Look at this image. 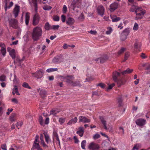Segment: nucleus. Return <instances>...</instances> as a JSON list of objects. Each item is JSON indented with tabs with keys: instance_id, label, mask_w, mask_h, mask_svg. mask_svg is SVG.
Masks as SVG:
<instances>
[{
	"instance_id": "nucleus-1",
	"label": "nucleus",
	"mask_w": 150,
	"mask_h": 150,
	"mask_svg": "<svg viewBox=\"0 0 150 150\" xmlns=\"http://www.w3.org/2000/svg\"><path fill=\"white\" fill-rule=\"evenodd\" d=\"M42 30L40 27L37 26L34 28L32 33V37L33 40L35 41L39 40L42 36Z\"/></svg>"
},
{
	"instance_id": "nucleus-2",
	"label": "nucleus",
	"mask_w": 150,
	"mask_h": 150,
	"mask_svg": "<svg viewBox=\"0 0 150 150\" xmlns=\"http://www.w3.org/2000/svg\"><path fill=\"white\" fill-rule=\"evenodd\" d=\"M9 25L10 27H12L14 29H17L18 28V22L15 19L12 18L8 20Z\"/></svg>"
},
{
	"instance_id": "nucleus-3",
	"label": "nucleus",
	"mask_w": 150,
	"mask_h": 150,
	"mask_svg": "<svg viewBox=\"0 0 150 150\" xmlns=\"http://www.w3.org/2000/svg\"><path fill=\"white\" fill-rule=\"evenodd\" d=\"M109 57L106 54L102 55L99 58H97L95 59L96 62L101 64H103L106 62L108 59Z\"/></svg>"
},
{
	"instance_id": "nucleus-4",
	"label": "nucleus",
	"mask_w": 150,
	"mask_h": 150,
	"mask_svg": "<svg viewBox=\"0 0 150 150\" xmlns=\"http://www.w3.org/2000/svg\"><path fill=\"white\" fill-rule=\"evenodd\" d=\"M61 77L63 78L64 79H65V82L68 85H72L73 81L72 80L74 78V76L72 75H67L65 76H60Z\"/></svg>"
},
{
	"instance_id": "nucleus-5",
	"label": "nucleus",
	"mask_w": 150,
	"mask_h": 150,
	"mask_svg": "<svg viewBox=\"0 0 150 150\" xmlns=\"http://www.w3.org/2000/svg\"><path fill=\"white\" fill-rule=\"evenodd\" d=\"M40 17L39 15L37 13V12L33 16V25L35 26L37 25L40 21Z\"/></svg>"
},
{
	"instance_id": "nucleus-6",
	"label": "nucleus",
	"mask_w": 150,
	"mask_h": 150,
	"mask_svg": "<svg viewBox=\"0 0 150 150\" xmlns=\"http://www.w3.org/2000/svg\"><path fill=\"white\" fill-rule=\"evenodd\" d=\"M99 148L100 147L98 144L93 142L91 143L88 146V148L92 150H98Z\"/></svg>"
},
{
	"instance_id": "nucleus-7",
	"label": "nucleus",
	"mask_w": 150,
	"mask_h": 150,
	"mask_svg": "<svg viewBox=\"0 0 150 150\" xmlns=\"http://www.w3.org/2000/svg\"><path fill=\"white\" fill-rule=\"evenodd\" d=\"M20 6L17 4L15 5L13 11V13L14 14L15 18H16L18 16V13L20 12Z\"/></svg>"
},
{
	"instance_id": "nucleus-8",
	"label": "nucleus",
	"mask_w": 150,
	"mask_h": 150,
	"mask_svg": "<svg viewBox=\"0 0 150 150\" xmlns=\"http://www.w3.org/2000/svg\"><path fill=\"white\" fill-rule=\"evenodd\" d=\"M118 5V3L114 2L110 5L109 10L111 12L114 11L117 8Z\"/></svg>"
},
{
	"instance_id": "nucleus-9",
	"label": "nucleus",
	"mask_w": 150,
	"mask_h": 150,
	"mask_svg": "<svg viewBox=\"0 0 150 150\" xmlns=\"http://www.w3.org/2000/svg\"><path fill=\"white\" fill-rule=\"evenodd\" d=\"M97 10L98 13L99 15L102 16L103 15L105 11V8L103 6H98L97 8Z\"/></svg>"
},
{
	"instance_id": "nucleus-10",
	"label": "nucleus",
	"mask_w": 150,
	"mask_h": 150,
	"mask_svg": "<svg viewBox=\"0 0 150 150\" xmlns=\"http://www.w3.org/2000/svg\"><path fill=\"white\" fill-rule=\"evenodd\" d=\"M146 122V120L142 118L138 119L136 121V124L139 126H142L144 125Z\"/></svg>"
},
{
	"instance_id": "nucleus-11",
	"label": "nucleus",
	"mask_w": 150,
	"mask_h": 150,
	"mask_svg": "<svg viewBox=\"0 0 150 150\" xmlns=\"http://www.w3.org/2000/svg\"><path fill=\"white\" fill-rule=\"evenodd\" d=\"M79 122H83L84 123L89 122L90 120L88 119L85 117L82 116H80L79 118Z\"/></svg>"
},
{
	"instance_id": "nucleus-12",
	"label": "nucleus",
	"mask_w": 150,
	"mask_h": 150,
	"mask_svg": "<svg viewBox=\"0 0 150 150\" xmlns=\"http://www.w3.org/2000/svg\"><path fill=\"white\" fill-rule=\"evenodd\" d=\"M140 11H141V13H136V18H137V19L142 18L144 15L146 13V11L145 10L142 11L141 10H140Z\"/></svg>"
},
{
	"instance_id": "nucleus-13",
	"label": "nucleus",
	"mask_w": 150,
	"mask_h": 150,
	"mask_svg": "<svg viewBox=\"0 0 150 150\" xmlns=\"http://www.w3.org/2000/svg\"><path fill=\"white\" fill-rule=\"evenodd\" d=\"M120 73L117 71H115L112 73V78L114 81H117V79H118V77L120 76Z\"/></svg>"
},
{
	"instance_id": "nucleus-14",
	"label": "nucleus",
	"mask_w": 150,
	"mask_h": 150,
	"mask_svg": "<svg viewBox=\"0 0 150 150\" xmlns=\"http://www.w3.org/2000/svg\"><path fill=\"white\" fill-rule=\"evenodd\" d=\"M134 48L137 50H139L141 46V43L136 40L134 45Z\"/></svg>"
},
{
	"instance_id": "nucleus-15",
	"label": "nucleus",
	"mask_w": 150,
	"mask_h": 150,
	"mask_svg": "<svg viewBox=\"0 0 150 150\" xmlns=\"http://www.w3.org/2000/svg\"><path fill=\"white\" fill-rule=\"evenodd\" d=\"M44 73L43 70H40L38 72L35 73V76L37 79L40 78L42 76Z\"/></svg>"
},
{
	"instance_id": "nucleus-16",
	"label": "nucleus",
	"mask_w": 150,
	"mask_h": 150,
	"mask_svg": "<svg viewBox=\"0 0 150 150\" xmlns=\"http://www.w3.org/2000/svg\"><path fill=\"white\" fill-rule=\"evenodd\" d=\"M99 119H100L101 123L103 124L104 129L106 130H107L108 129V128L106 126V121L104 120L103 117L102 116H99Z\"/></svg>"
},
{
	"instance_id": "nucleus-17",
	"label": "nucleus",
	"mask_w": 150,
	"mask_h": 150,
	"mask_svg": "<svg viewBox=\"0 0 150 150\" xmlns=\"http://www.w3.org/2000/svg\"><path fill=\"white\" fill-rule=\"evenodd\" d=\"M114 81L117 83L118 85V86L119 87H120L121 86L124 85L125 83V81H123L122 79H117V81Z\"/></svg>"
},
{
	"instance_id": "nucleus-18",
	"label": "nucleus",
	"mask_w": 150,
	"mask_h": 150,
	"mask_svg": "<svg viewBox=\"0 0 150 150\" xmlns=\"http://www.w3.org/2000/svg\"><path fill=\"white\" fill-rule=\"evenodd\" d=\"M74 22L75 20L74 19L71 17H69L66 23L68 25H71L74 24Z\"/></svg>"
},
{
	"instance_id": "nucleus-19",
	"label": "nucleus",
	"mask_w": 150,
	"mask_h": 150,
	"mask_svg": "<svg viewBox=\"0 0 150 150\" xmlns=\"http://www.w3.org/2000/svg\"><path fill=\"white\" fill-rule=\"evenodd\" d=\"M78 120L77 118L76 117L70 120L67 123L68 125H71L72 124H75L76 122Z\"/></svg>"
},
{
	"instance_id": "nucleus-20",
	"label": "nucleus",
	"mask_w": 150,
	"mask_h": 150,
	"mask_svg": "<svg viewBox=\"0 0 150 150\" xmlns=\"http://www.w3.org/2000/svg\"><path fill=\"white\" fill-rule=\"evenodd\" d=\"M82 85L81 83V81L79 80H76L73 81L72 86H78L81 87Z\"/></svg>"
},
{
	"instance_id": "nucleus-21",
	"label": "nucleus",
	"mask_w": 150,
	"mask_h": 150,
	"mask_svg": "<svg viewBox=\"0 0 150 150\" xmlns=\"http://www.w3.org/2000/svg\"><path fill=\"white\" fill-rule=\"evenodd\" d=\"M32 1L34 5L35 11L37 13L38 12V9L37 0H32Z\"/></svg>"
},
{
	"instance_id": "nucleus-22",
	"label": "nucleus",
	"mask_w": 150,
	"mask_h": 150,
	"mask_svg": "<svg viewBox=\"0 0 150 150\" xmlns=\"http://www.w3.org/2000/svg\"><path fill=\"white\" fill-rule=\"evenodd\" d=\"M40 94L42 97L44 98L47 95V92L44 90L41 89Z\"/></svg>"
},
{
	"instance_id": "nucleus-23",
	"label": "nucleus",
	"mask_w": 150,
	"mask_h": 150,
	"mask_svg": "<svg viewBox=\"0 0 150 150\" xmlns=\"http://www.w3.org/2000/svg\"><path fill=\"white\" fill-rule=\"evenodd\" d=\"M133 71V69H130L127 68L126 70L121 72V73L122 75H124L127 74H129L131 73Z\"/></svg>"
},
{
	"instance_id": "nucleus-24",
	"label": "nucleus",
	"mask_w": 150,
	"mask_h": 150,
	"mask_svg": "<svg viewBox=\"0 0 150 150\" xmlns=\"http://www.w3.org/2000/svg\"><path fill=\"white\" fill-rule=\"evenodd\" d=\"M83 133L84 130L83 129V128L82 127H80L79 128V130L76 132V133L79 134L81 137L83 136Z\"/></svg>"
},
{
	"instance_id": "nucleus-25",
	"label": "nucleus",
	"mask_w": 150,
	"mask_h": 150,
	"mask_svg": "<svg viewBox=\"0 0 150 150\" xmlns=\"http://www.w3.org/2000/svg\"><path fill=\"white\" fill-rule=\"evenodd\" d=\"M10 55L12 57L13 59H14L16 57L15 50L14 49H12L9 53Z\"/></svg>"
},
{
	"instance_id": "nucleus-26",
	"label": "nucleus",
	"mask_w": 150,
	"mask_h": 150,
	"mask_svg": "<svg viewBox=\"0 0 150 150\" xmlns=\"http://www.w3.org/2000/svg\"><path fill=\"white\" fill-rule=\"evenodd\" d=\"M13 5V3L12 1H11L9 5L8 6H7V2L6 1L5 4L4 9L5 11H6L7 8H10L11 7H12Z\"/></svg>"
},
{
	"instance_id": "nucleus-27",
	"label": "nucleus",
	"mask_w": 150,
	"mask_h": 150,
	"mask_svg": "<svg viewBox=\"0 0 150 150\" xmlns=\"http://www.w3.org/2000/svg\"><path fill=\"white\" fill-rule=\"evenodd\" d=\"M28 14V13H26L25 16V23L27 25H28L30 19V16Z\"/></svg>"
},
{
	"instance_id": "nucleus-28",
	"label": "nucleus",
	"mask_w": 150,
	"mask_h": 150,
	"mask_svg": "<svg viewBox=\"0 0 150 150\" xmlns=\"http://www.w3.org/2000/svg\"><path fill=\"white\" fill-rule=\"evenodd\" d=\"M111 18L112 19V22H117L120 20L121 18L120 17H117L116 16H115L113 17H112L111 16Z\"/></svg>"
},
{
	"instance_id": "nucleus-29",
	"label": "nucleus",
	"mask_w": 150,
	"mask_h": 150,
	"mask_svg": "<svg viewBox=\"0 0 150 150\" xmlns=\"http://www.w3.org/2000/svg\"><path fill=\"white\" fill-rule=\"evenodd\" d=\"M118 103L119 104V107L122 106L123 105L122 104V97H120L117 98Z\"/></svg>"
},
{
	"instance_id": "nucleus-30",
	"label": "nucleus",
	"mask_w": 150,
	"mask_h": 150,
	"mask_svg": "<svg viewBox=\"0 0 150 150\" xmlns=\"http://www.w3.org/2000/svg\"><path fill=\"white\" fill-rule=\"evenodd\" d=\"M53 139L54 138H56V139L57 140H59V137L58 134L56 132H55V131L53 132Z\"/></svg>"
},
{
	"instance_id": "nucleus-31",
	"label": "nucleus",
	"mask_w": 150,
	"mask_h": 150,
	"mask_svg": "<svg viewBox=\"0 0 150 150\" xmlns=\"http://www.w3.org/2000/svg\"><path fill=\"white\" fill-rule=\"evenodd\" d=\"M22 86L24 88H28V89H31V87L30 86H29L28 84L26 82H24L23 83Z\"/></svg>"
},
{
	"instance_id": "nucleus-32",
	"label": "nucleus",
	"mask_w": 150,
	"mask_h": 150,
	"mask_svg": "<svg viewBox=\"0 0 150 150\" xmlns=\"http://www.w3.org/2000/svg\"><path fill=\"white\" fill-rule=\"evenodd\" d=\"M45 28L46 30H48L51 29V28L48 22H47L45 23Z\"/></svg>"
},
{
	"instance_id": "nucleus-33",
	"label": "nucleus",
	"mask_w": 150,
	"mask_h": 150,
	"mask_svg": "<svg viewBox=\"0 0 150 150\" xmlns=\"http://www.w3.org/2000/svg\"><path fill=\"white\" fill-rule=\"evenodd\" d=\"M130 55V53L129 52H127L125 53L124 59L123 62H124L127 59Z\"/></svg>"
},
{
	"instance_id": "nucleus-34",
	"label": "nucleus",
	"mask_w": 150,
	"mask_h": 150,
	"mask_svg": "<svg viewBox=\"0 0 150 150\" xmlns=\"http://www.w3.org/2000/svg\"><path fill=\"white\" fill-rule=\"evenodd\" d=\"M58 70V69L57 68H50L47 69L46 70V71L48 73H50V72L57 71Z\"/></svg>"
},
{
	"instance_id": "nucleus-35",
	"label": "nucleus",
	"mask_w": 150,
	"mask_h": 150,
	"mask_svg": "<svg viewBox=\"0 0 150 150\" xmlns=\"http://www.w3.org/2000/svg\"><path fill=\"white\" fill-rule=\"evenodd\" d=\"M16 114L15 113H12L10 117V120L12 121L13 122L15 121V119L14 117H15Z\"/></svg>"
},
{
	"instance_id": "nucleus-36",
	"label": "nucleus",
	"mask_w": 150,
	"mask_h": 150,
	"mask_svg": "<svg viewBox=\"0 0 150 150\" xmlns=\"http://www.w3.org/2000/svg\"><path fill=\"white\" fill-rule=\"evenodd\" d=\"M45 139V141L46 142L48 143L49 142V140H50V138L49 135L47 134L46 133H45L44 134Z\"/></svg>"
},
{
	"instance_id": "nucleus-37",
	"label": "nucleus",
	"mask_w": 150,
	"mask_h": 150,
	"mask_svg": "<svg viewBox=\"0 0 150 150\" xmlns=\"http://www.w3.org/2000/svg\"><path fill=\"white\" fill-rule=\"evenodd\" d=\"M59 112V111H57L56 110H52L50 111V114L55 115Z\"/></svg>"
},
{
	"instance_id": "nucleus-38",
	"label": "nucleus",
	"mask_w": 150,
	"mask_h": 150,
	"mask_svg": "<svg viewBox=\"0 0 150 150\" xmlns=\"http://www.w3.org/2000/svg\"><path fill=\"white\" fill-rule=\"evenodd\" d=\"M39 121L40 124L42 126H44L45 124L43 122V118L42 116H40L39 117Z\"/></svg>"
},
{
	"instance_id": "nucleus-39",
	"label": "nucleus",
	"mask_w": 150,
	"mask_h": 150,
	"mask_svg": "<svg viewBox=\"0 0 150 150\" xmlns=\"http://www.w3.org/2000/svg\"><path fill=\"white\" fill-rule=\"evenodd\" d=\"M38 138H39V136L38 135H36V137H35V140L34 141V144H33V146H35L36 145V144H39V142H38V143H37V142H38Z\"/></svg>"
},
{
	"instance_id": "nucleus-40",
	"label": "nucleus",
	"mask_w": 150,
	"mask_h": 150,
	"mask_svg": "<svg viewBox=\"0 0 150 150\" xmlns=\"http://www.w3.org/2000/svg\"><path fill=\"white\" fill-rule=\"evenodd\" d=\"M86 144V141L85 140L83 141L81 143V147L82 149H85V146Z\"/></svg>"
},
{
	"instance_id": "nucleus-41",
	"label": "nucleus",
	"mask_w": 150,
	"mask_h": 150,
	"mask_svg": "<svg viewBox=\"0 0 150 150\" xmlns=\"http://www.w3.org/2000/svg\"><path fill=\"white\" fill-rule=\"evenodd\" d=\"M15 90V93L16 95H19L20 94L18 91V89L17 88V86L16 85L14 86V88L13 89V91Z\"/></svg>"
},
{
	"instance_id": "nucleus-42",
	"label": "nucleus",
	"mask_w": 150,
	"mask_h": 150,
	"mask_svg": "<svg viewBox=\"0 0 150 150\" xmlns=\"http://www.w3.org/2000/svg\"><path fill=\"white\" fill-rule=\"evenodd\" d=\"M52 8V7L50 6H45L43 8L44 10L46 11L50 10Z\"/></svg>"
},
{
	"instance_id": "nucleus-43",
	"label": "nucleus",
	"mask_w": 150,
	"mask_h": 150,
	"mask_svg": "<svg viewBox=\"0 0 150 150\" xmlns=\"http://www.w3.org/2000/svg\"><path fill=\"white\" fill-rule=\"evenodd\" d=\"M127 35L124 34H122L121 36L120 39L122 41H124L126 39Z\"/></svg>"
},
{
	"instance_id": "nucleus-44",
	"label": "nucleus",
	"mask_w": 150,
	"mask_h": 150,
	"mask_svg": "<svg viewBox=\"0 0 150 150\" xmlns=\"http://www.w3.org/2000/svg\"><path fill=\"white\" fill-rule=\"evenodd\" d=\"M136 6L134 5H133L132 6L130 9V11L132 12H134L135 10H136Z\"/></svg>"
},
{
	"instance_id": "nucleus-45",
	"label": "nucleus",
	"mask_w": 150,
	"mask_h": 150,
	"mask_svg": "<svg viewBox=\"0 0 150 150\" xmlns=\"http://www.w3.org/2000/svg\"><path fill=\"white\" fill-rule=\"evenodd\" d=\"M35 149H37V150H42V149L40 148L39 144H37L35 146H33Z\"/></svg>"
},
{
	"instance_id": "nucleus-46",
	"label": "nucleus",
	"mask_w": 150,
	"mask_h": 150,
	"mask_svg": "<svg viewBox=\"0 0 150 150\" xmlns=\"http://www.w3.org/2000/svg\"><path fill=\"white\" fill-rule=\"evenodd\" d=\"M65 121V119L61 117L59 118V122H60V124H62Z\"/></svg>"
},
{
	"instance_id": "nucleus-47",
	"label": "nucleus",
	"mask_w": 150,
	"mask_h": 150,
	"mask_svg": "<svg viewBox=\"0 0 150 150\" xmlns=\"http://www.w3.org/2000/svg\"><path fill=\"white\" fill-rule=\"evenodd\" d=\"M126 50V49L125 48H122L118 52V54H120L123 53Z\"/></svg>"
},
{
	"instance_id": "nucleus-48",
	"label": "nucleus",
	"mask_w": 150,
	"mask_h": 150,
	"mask_svg": "<svg viewBox=\"0 0 150 150\" xmlns=\"http://www.w3.org/2000/svg\"><path fill=\"white\" fill-rule=\"evenodd\" d=\"M140 148V147L139 145L138 144H136L134 146L132 150H134L135 149L138 150Z\"/></svg>"
},
{
	"instance_id": "nucleus-49",
	"label": "nucleus",
	"mask_w": 150,
	"mask_h": 150,
	"mask_svg": "<svg viewBox=\"0 0 150 150\" xmlns=\"http://www.w3.org/2000/svg\"><path fill=\"white\" fill-rule=\"evenodd\" d=\"M1 51L2 55L4 56L6 54V48H1Z\"/></svg>"
},
{
	"instance_id": "nucleus-50",
	"label": "nucleus",
	"mask_w": 150,
	"mask_h": 150,
	"mask_svg": "<svg viewBox=\"0 0 150 150\" xmlns=\"http://www.w3.org/2000/svg\"><path fill=\"white\" fill-rule=\"evenodd\" d=\"M59 58L55 57L53 60V62L54 63H58L59 62Z\"/></svg>"
},
{
	"instance_id": "nucleus-51",
	"label": "nucleus",
	"mask_w": 150,
	"mask_h": 150,
	"mask_svg": "<svg viewBox=\"0 0 150 150\" xmlns=\"http://www.w3.org/2000/svg\"><path fill=\"white\" fill-rule=\"evenodd\" d=\"M139 28L138 25L137 23H135L133 27V30H137Z\"/></svg>"
},
{
	"instance_id": "nucleus-52",
	"label": "nucleus",
	"mask_w": 150,
	"mask_h": 150,
	"mask_svg": "<svg viewBox=\"0 0 150 150\" xmlns=\"http://www.w3.org/2000/svg\"><path fill=\"white\" fill-rule=\"evenodd\" d=\"M108 29V30L106 32V33L107 34H110L111 32L112 29L111 27H109Z\"/></svg>"
},
{
	"instance_id": "nucleus-53",
	"label": "nucleus",
	"mask_w": 150,
	"mask_h": 150,
	"mask_svg": "<svg viewBox=\"0 0 150 150\" xmlns=\"http://www.w3.org/2000/svg\"><path fill=\"white\" fill-rule=\"evenodd\" d=\"M41 144L42 145L43 147L45 148H47L48 147V146L45 144L44 141H41Z\"/></svg>"
},
{
	"instance_id": "nucleus-54",
	"label": "nucleus",
	"mask_w": 150,
	"mask_h": 150,
	"mask_svg": "<svg viewBox=\"0 0 150 150\" xmlns=\"http://www.w3.org/2000/svg\"><path fill=\"white\" fill-rule=\"evenodd\" d=\"M115 86V84L114 83H112L110 85H109L107 89V91H108L109 89H112V87Z\"/></svg>"
},
{
	"instance_id": "nucleus-55",
	"label": "nucleus",
	"mask_w": 150,
	"mask_h": 150,
	"mask_svg": "<svg viewBox=\"0 0 150 150\" xmlns=\"http://www.w3.org/2000/svg\"><path fill=\"white\" fill-rule=\"evenodd\" d=\"M97 86H100L102 88H104L105 87L106 85L103 83H100L97 85Z\"/></svg>"
},
{
	"instance_id": "nucleus-56",
	"label": "nucleus",
	"mask_w": 150,
	"mask_h": 150,
	"mask_svg": "<svg viewBox=\"0 0 150 150\" xmlns=\"http://www.w3.org/2000/svg\"><path fill=\"white\" fill-rule=\"evenodd\" d=\"M67 8L65 5H64V6L63 7V10H62L63 13H65L67 12Z\"/></svg>"
},
{
	"instance_id": "nucleus-57",
	"label": "nucleus",
	"mask_w": 150,
	"mask_h": 150,
	"mask_svg": "<svg viewBox=\"0 0 150 150\" xmlns=\"http://www.w3.org/2000/svg\"><path fill=\"white\" fill-rule=\"evenodd\" d=\"M100 135L98 134H96L94 136H93V139H98L100 138Z\"/></svg>"
},
{
	"instance_id": "nucleus-58",
	"label": "nucleus",
	"mask_w": 150,
	"mask_h": 150,
	"mask_svg": "<svg viewBox=\"0 0 150 150\" xmlns=\"http://www.w3.org/2000/svg\"><path fill=\"white\" fill-rule=\"evenodd\" d=\"M53 19L54 21H59V17L58 16H55L54 17Z\"/></svg>"
},
{
	"instance_id": "nucleus-59",
	"label": "nucleus",
	"mask_w": 150,
	"mask_h": 150,
	"mask_svg": "<svg viewBox=\"0 0 150 150\" xmlns=\"http://www.w3.org/2000/svg\"><path fill=\"white\" fill-rule=\"evenodd\" d=\"M123 33H126V35H128L129 33V30L128 28H126L123 32Z\"/></svg>"
},
{
	"instance_id": "nucleus-60",
	"label": "nucleus",
	"mask_w": 150,
	"mask_h": 150,
	"mask_svg": "<svg viewBox=\"0 0 150 150\" xmlns=\"http://www.w3.org/2000/svg\"><path fill=\"white\" fill-rule=\"evenodd\" d=\"M140 56L142 58V59H145L147 57L145 55V53H142L140 55Z\"/></svg>"
},
{
	"instance_id": "nucleus-61",
	"label": "nucleus",
	"mask_w": 150,
	"mask_h": 150,
	"mask_svg": "<svg viewBox=\"0 0 150 150\" xmlns=\"http://www.w3.org/2000/svg\"><path fill=\"white\" fill-rule=\"evenodd\" d=\"M59 27V26L58 25H53L52 26V28H51L54 30H57L58 29Z\"/></svg>"
},
{
	"instance_id": "nucleus-62",
	"label": "nucleus",
	"mask_w": 150,
	"mask_h": 150,
	"mask_svg": "<svg viewBox=\"0 0 150 150\" xmlns=\"http://www.w3.org/2000/svg\"><path fill=\"white\" fill-rule=\"evenodd\" d=\"M61 20L63 22H64L65 21L66 16L64 15H62L61 16Z\"/></svg>"
},
{
	"instance_id": "nucleus-63",
	"label": "nucleus",
	"mask_w": 150,
	"mask_h": 150,
	"mask_svg": "<svg viewBox=\"0 0 150 150\" xmlns=\"http://www.w3.org/2000/svg\"><path fill=\"white\" fill-rule=\"evenodd\" d=\"M1 149L4 150H7L6 146V144H4L1 145Z\"/></svg>"
},
{
	"instance_id": "nucleus-64",
	"label": "nucleus",
	"mask_w": 150,
	"mask_h": 150,
	"mask_svg": "<svg viewBox=\"0 0 150 150\" xmlns=\"http://www.w3.org/2000/svg\"><path fill=\"white\" fill-rule=\"evenodd\" d=\"M6 77L4 76H0V81H3L5 80Z\"/></svg>"
}]
</instances>
